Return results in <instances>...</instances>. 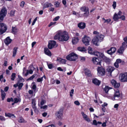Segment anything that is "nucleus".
Segmentation results:
<instances>
[{"instance_id": "1", "label": "nucleus", "mask_w": 127, "mask_h": 127, "mask_svg": "<svg viewBox=\"0 0 127 127\" xmlns=\"http://www.w3.org/2000/svg\"><path fill=\"white\" fill-rule=\"evenodd\" d=\"M69 37L68 33L65 31H59L54 36L55 40L58 39L60 41H66L68 39Z\"/></svg>"}, {"instance_id": "2", "label": "nucleus", "mask_w": 127, "mask_h": 127, "mask_svg": "<svg viewBox=\"0 0 127 127\" xmlns=\"http://www.w3.org/2000/svg\"><path fill=\"white\" fill-rule=\"evenodd\" d=\"M88 52L89 53L91 54H93L100 58H101L106 63H108L110 62V59L106 57L103 53L97 51L93 52L92 48L90 47H88Z\"/></svg>"}, {"instance_id": "3", "label": "nucleus", "mask_w": 127, "mask_h": 127, "mask_svg": "<svg viewBox=\"0 0 127 127\" xmlns=\"http://www.w3.org/2000/svg\"><path fill=\"white\" fill-rule=\"evenodd\" d=\"M104 37V36L102 34L96 35L93 38L92 41L96 45H98L99 42L102 41Z\"/></svg>"}, {"instance_id": "4", "label": "nucleus", "mask_w": 127, "mask_h": 127, "mask_svg": "<svg viewBox=\"0 0 127 127\" xmlns=\"http://www.w3.org/2000/svg\"><path fill=\"white\" fill-rule=\"evenodd\" d=\"M77 56L74 53H72L67 56L66 59L70 61H75L77 59Z\"/></svg>"}, {"instance_id": "5", "label": "nucleus", "mask_w": 127, "mask_h": 127, "mask_svg": "<svg viewBox=\"0 0 127 127\" xmlns=\"http://www.w3.org/2000/svg\"><path fill=\"white\" fill-rule=\"evenodd\" d=\"M7 13V10L6 8L3 7L1 10L0 12V22H2L4 17Z\"/></svg>"}, {"instance_id": "6", "label": "nucleus", "mask_w": 127, "mask_h": 127, "mask_svg": "<svg viewBox=\"0 0 127 127\" xmlns=\"http://www.w3.org/2000/svg\"><path fill=\"white\" fill-rule=\"evenodd\" d=\"M7 29L5 25L2 23H0V34H2L5 32Z\"/></svg>"}, {"instance_id": "7", "label": "nucleus", "mask_w": 127, "mask_h": 127, "mask_svg": "<svg viewBox=\"0 0 127 127\" xmlns=\"http://www.w3.org/2000/svg\"><path fill=\"white\" fill-rule=\"evenodd\" d=\"M90 40V38L86 35H85L82 39V42L86 46H88L89 45Z\"/></svg>"}, {"instance_id": "8", "label": "nucleus", "mask_w": 127, "mask_h": 127, "mask_svg": "<svg viewBox=\"0 0 127 127\" xmlns=\"http://www.w3.org/2000/svg\"><path fill=\"white\" fill-rule=\"evenodd\" d=\"M97 70L98 71V74L99 76H103L105 73L106 71L105 69L102 67H98Z\"/></svg>"}, {"instance_id": "9", "label": "nucleus", "mask_w": 127, "mask_h": 127, "mask_svg": "<svg viewBox=\"0 0 127 127\" xmlns=\"http://www.w3.org/2000/svg\"><path fill=\"white\" fill-rule=\"evenodd\" d=\"M63 111L61 109L57 112L55 114V115L57 117V118L61 120L63 119Z\"/></svg>"}, {"instance_id": "10", "label": "nucleus", "mask_w": 127, "mask_h": 127, "mask_svg": "<svg viewBox=\"0 0 127 127\" xmlns=\"http://www.w3.org/2000/svg\"><path fill=\"white\" fill-rule=\"evenodd\" d=\"M80 9L81 11L85 12L84 13L85 16H88L89 12V8L88 7L85 6L82 7Z\"/></svg>"}, {"instance_id": "11", "label": "nucleus", "mask_w": 127, "mask_h": 127, "mask_svg": "<svg viewBox=\"0 0 127 127\" xmlns=\"http://www.w3.org/2000/svg\"><path fill=\"white\" fill-rule=\"evenodd\" d=\"M122 12L121 11H119L118 14L115 13L113 17V19L114 21H117L120 18V16L122 15Z\"/></svg>"}, {"instance_id": "12", "label": "nucleus", "mask_w": 127, "mask_h": 127, "mask_svg": "<svg viewBox=\"0 0 127 127\" xmlns=\"http://www.w3.org/2000/svg\"><path fill=\"white\" fill-rule=\"evenodd\" d=\"M120 96V94L119 91L118 90L115 91L114 96L112 98V99L113 100H117Z\"/></svg>"}, {"instance_id": "13", "label": "nucleus", "mask_w": 127, "mask_h": 127, "mask_svg": "<svg viewBox=\"0 0 127 127\" xmlns=\"http://www.w3.org/2000/svg\"><path fill=\"white\" fill-rule=\"evenodd\" d=\"M56 44V42L55 41L51 40L49 41L48 46L50 49H51L54 48Z\"/></svg>"}, {"instance_id": "14", "label": "nucleus", "mask_w": 127, "mask_h": 127, "mask_svg": "<svg viewBox=\"0 0 127 127\" xmlns=\"http://www.w3.org/2000/svg\"><path fill=\"white\" fill-rule=\"evenodd\" d=\"M126 46V42H123L122 44V46L118 50V52L120 54H122L125 49Z\"/></svg>"}, {"instance_id": "15", "label": "nucleus", "mask_w": 127, "mask_h": 127, "mask_svg": "<svg viewBox=\"0 0 127 127\" xmlns=\"http://www.w3.org/2000/svg\"><path fill=\"white\" fill-rule=\"evenodd\" d=\"M92 61L94 64H99L100 65H101L98 59L97 58L94 57L92 58Z\"/></svg>"}, {"instance_id": "16", "label": "nucleus", "mask_w": 127, "mask_h": 127, "mask_svg": "<svg viewBox=\"0 0 127 127\" xmlns=\"http://www.w3.org/2000/svg\"><path fill=\"white\" fill-rule=\"evenodd\" d=\"M81 114L83 116V118L85 120L87 121L88 122H90V119L88 117V116L86 114H85L84 112H81Z\"/></svg>"}, {"instance_id": "17", "label": "nucleus", "mask_w": 127, "mask_h": 127, "mask_svg": "<svg viewBox=\"0 0 127 127\" xmlns=\"http://www.w3.org/2000/svg\"><path fill=\"white\" fill-rule=\"evenodd\" d=\"M121 80L123 82H127V73H124L122 75Z\"/></svg>"}, {"instance_id": "18", "label": "nucleus", "mask_w": 127, "mask_h": 127, "mask_svg": "<svg viewBox=\"0 0 127 127\" xmlns=\"http://www.w3.org/2000/svg\"><path fill=\"white\" fill-rule=\"evenodd\" d=\"M116 50V49L114 47H112L110 49L107 50V53L111 55L115 53Z\"/></svg>"}, {"instance_id": "19", "label": "nucleus", "mask_w": 127, "mask_h": 127, "mask_svg": "<svg viewBox=\"0 0 127 127\" xmlns=\"http://www.w3.org/2000/svg\"><path fill=\"white\" fill-rule=\"evenodd\" d=\"M93 83L96 86H99L101 83L100 81L96 78H94L92 80Z\"/></svg>"}, {"instance_id": "20", "label": "nucleus", "mask_w": 127, "mask_h": 127, "mask_svg": "<svg viewBox=\"0 0 127 127\" xmlns=\"http://www.w3.org/2000/svg\"><path fill=\"white\" fill-rule=\"evenodd\" d=\"M78 26L80 29H83L86 27V24L84 23L81 22L78 24Z\"/></svg>"}, {"instance_id": "21", "label": "nucleus", "mask_w": 127, "mask_h": 127, "mask_svg": "<svg viewBox=\"0 0 127 127\" xmlns=\"http://www.w3.org/2000/svg\"><path fill=\"white\" fill-rule=\"evenodd\" d=\"M12 41V40L10 37H8L4 40V43L5 44L7 45L10 43Z\"/></svg>"}, {"instance_id": "22", "label": "nucleus", "mask_w": 127, "mask_h": 127, "mask_svg": "<svg viewBox=\"0 0 127 127\" xmlns=\"http://www.w3.org/2000/svg\"><path fill=\"white\" fill-rule=\"evenodd\" d=\"M44 51L46 55L49 56H51V54L50 51L47 48H44Z\"/></svg>"}, {"instance_id": "23", "label": "nucleus", "mask_w": 127, "mask_h": 127, "mask_svg": "<svg viewBox=\"0 0 127 127\" xmlns=\"http://www.w3.org/2000/svg\"><path fill=\"white\" fill-rule=\"evenodd\" d=\"M57 60L58 61L60 64H65L66 63V60L64 59H62L61 58H58Z\"/></svg>"}, {"instance_id": "24", "label": "nucleus", "mask_w": 127, "mask_h": 127, "mask_svg": "<svg viewBox=\"0 0 127 127\" xmlns=\"http://www.w3.org/2000/svg\"><path fill=\"white\" fill-rule=\"evenodd\" d=\"M53 5L51 3L48 2L45 3L43 5V9L49 7H51Z\"/></svg>"}, {"instance_id": "25", "label": "nucleus", "mask_w": 127, "mask_h": 127, "mask_svg": "<svg viewBox=\"0 0 127 127\" xmlns=\"http://www.w3.org/2000/svg\"><path fill=\"white\" fill-rule=\"evenodd\" d=\"M114 70V68L111 66H109L107 69V71L110 73H111Z\"/></svg>"}, {"instance_id": "26", "label": "nucleus", "mask_w": 127, "mask_h": 127, "mask_svg": "<svg viewBox=\"0 0 127 127\" xmlns=\"http://www.w3.org/2000/svg\"><path fill=\"white\" fill-rule=\"evenodd\" d=\"M35 101L34 99H32V106L33 108L35 110H36V107L35 106Z\"/></svg>"}, {"instance_id": "27", "label": "nucleus", "mask_w": 127, "mask_h": 127, "mask_svg": "<svg viewBox=\"0 0 127 127\" xmlns=\"http://www.w3.org/2000/svg\"><path fill=\"white\" fill-rule=\"evenodd\" d=\"M1 92L2 100H3L5 97L6 94L2 90H1Z\"/></svg>"}, {"instance_id": "28", "label": "nucleus", "mask_w": 127, "mask_h": 127, "mask_svg": "<svg viewBox=\"0 0 127 127\" xmlns=\"http://www.w3.org/2000/svg\"><path fill=\"white\" fill-rule=\"evenodd\" d=\"M79 39L77 37H74L73 38L72 40V42L73 44H76L78 42Z\"/></svg>"}, {"instance_id": "29", "label": "nucleus", "mask_w": 127, "mask_h": 127, "mask_svg": "<svg viewBox=\"0 0 127 127\" xmlns=\"http://www.w3.org/2000/svg\"><path fill=\"white\" fill-rule=\"evenodd\" d=\"M18 122L20 123H23L26 122V121L22 117H20L19 118Z\"/></svg>"}, {"instance_id": "30", "label": "nucleus", "mask_w": 127, "mask_h": 127, "mask_svg": "<svg viewBox=\"0 0 127 127\" xmlns=\"http://www.w3.org/2000/svg\"><path fill=\"white\" fill-rule=\"evenodd\" d=\"M101 122L99 121L97 122L96 120H94L93 121L92 125L97 126L98 125H101Z\"/></svg>"}, {"instance_id": "31", "label": "nucleus", "mask_w": 127, "mask_h": 127, "mask_svg": "<svg viewBox=\"0 0 127 127\" xmlns=\"http://www.w3.org/2000/svg\"><path fill=\"white\" fill-rule=\"evenodd\" d=\"M18 31L16 27H12V32L13 34H16Z\"/></svg>"}, {"instance_id": "32", "label": "nucleus", "mask_w": 127, "mask_h": 127, "mask_svg": "<svg viewBox=\"0 0 127 127\" xmlns=\"http://www.w3.org/2000/svg\"><path fill=\"white\" fill-rule=\"evenodd\" d=\"M85 73L86 75L88 76H90L91 75L90 71L88 69H86L84 70Z\"/></svg>"}, {"instance_id": "33", "label": "nucleus", "mask_w": 127, "mask_h": 127, "mask_svg": "<svg viewBox=\"0 0 127 127\" xmlns=\"http://www.w3.org/2000/svg\"><path fill=\"white\" fill-rule=\"evenodd\" d=\"M18 48L17 47H15L13 49V57H15L17 52Z\"/></svg>"}, {"instance_id": "34", "label": "nucleus", "mask_w": 127, "mask_h": 127, "mask_svg": "<svg viewBox=\"0 0 127 127\" xmlns=\"http://www.w3.org/2000/svg\"><path fill=\"white\" fill-rule=\"evenodd\" d=\"M5 115L6 117H9L12 118H15V116L13 114H11L10 113L6 114L5 113Z\"/></svg>"}, {"instance_id": "35", "label": "nucleus", "mask_w": 127, "mask_h": 127, "mask_svg": "<svg viewBox=\"0 0 127 127\" xmlns=\"http://www.w3.org/2000/svg\"><path fill=\"white\" fill-rule=\"evenodd\" d=\"M43 78L45 79H46V77L44 75L41 78H38L37 80V81L38 82H42L43 80Z\"/></svg>"}, {"instance_id": "36", "label": "nucleus", "mask_w": 127, "mask_h": 127, "mask_svg": "<svg viewBox=\"0 0 127 127\" xmlns=\"http://www.w3.org/2000/svg\"><path fill=\"white\" fill-rule=\"evenodd\" d=\"M112 88L109 87L108 86H106L104 89V90L106 93H107L110 89H111Z\"/></svg>"}, {"instance_id": "37", "label": "nucleus", "mask_w": 127, "mask_h": 127, "mask_svg": "<svg viewBox=\"0 0 127 127\" xmlns=\"http://www.w3.org/2000/svg\"><path fill=\"white\" fill-rule=\"evenodd\" d=\"M11 77V80L14 81L16 77V74L14 73H12Z\"/></svg>"}, {"instance_id": "38", "label": "nucleus", "mask_w": 127, "mask_h": 127, "mask_svg": "<svg viewBox=\"0 0 127 127\" xmlns=\"http://www.w3.org/2000/svg\"><path fill=\"white\" fill-rule=\"evenodd\" d=\"M78 50L81 51H86L84 47H79L77 48Z\"/></svg>"}, {"instance_id": "39", "label": "nucleus", "mask_w": 127, "mask_h": 127, "mask_svg": "<svg viewBox=\"0 0 127 127\" xmlns=\"http://www.w3.org/2000/svg\"><path fill=\"white\" fill-rule=\"evenodd\" d=\"M32 89L34 91L35 93H36L37 91V90L36 89V86L34 84L32 86Z\"/></svg>"}, {"instance_id": "40", "label": "nucleus", "mask_w": 127, "mask_h": 127, "mask_svg": "<svg viewBox=\"0 0 127 127\" xmlns=\"http://www.w3.org/2000/svg\"><path fill=\"white\" fill-rule=\"evenodd\" d=\"M13 100H14L13 102L15 103H17L19 101L20 102L21 101L20 99L17 98H15Z\"/></svg>"}, {"instance_id": "41", "label": "nucleus", "mask_w": 127, "mask_h": 127, "mask_svg": "<svg viewBox=\"0 0 127 127\" xmlns=\"http://www.w3.org/2000/svg\"><path fill=\"white\" fill-rule=\"evenodd\" d=\"M102 19L104 20V23H107L108 24V23L109 22L111 21V20L110 19H109L106 20H105L104 18H102Z\"/></svg>"}, {"instance_id": "42", "label": "nucleus", "mask_w": 127, "mask_h": 127, "mask_svg": "<svg viewBox=\"0 0 127 127\" xmlns=\"http://www.w3.org/2000/svg\"><path fill=\"white\" fill-rule=\"evenodd\" d=\"M36 75V74H34L31 76L28 79V80H31L33 79L35 77Z\"/></svg>"}, {"instance_id": "43", "label": "nucleus", "mask_w": 127, "mask_h": 127, "mask_svg": "<svg viewBox=\"0 0 127 127\" xmlns=\"http://www.w3.org/2000/svg\"><path fill=\"white\" fill-rule=\"evenodd\" d=\"M60 3L58 1H56L54 3V5L55 7H58L59 6Z\"/></svg>"}, {"instance_id": "44", "label": "nucleus", "mask_w": 127, "mask_h": 127, "mask_svg": "<svg viewBox=\"0 0 127 127\" xmlns=\"http://www.w3.org/2000/svg\"><path fill=\"white\" fill-rule=\"evenodd\" d=\"M120 86V84L119 83H117V82L115 83L114 86L115 88H118Z\"/></svg>"}, {"instance_id": "45", "label": "nucleus", "mask_w": 127, "mask_h": 127, "mask_svg": "<svg viewBox=\"0 0 127 127\" xmlns=\"http://www.w3.org/2000/svg\"><path fill=\"white\" fill-rule=\"evenodd\" d=\"M47 65L48 68L50 69H51L53 67V65L51 64L47 63Z\"/></svg>"}, {"instance_id": "46", "label": "nucleus", "mask_w": 127, "mask_h": 127, "mask_svg": "<svg viewBox=\"0 0 127 127\" xmlns=\"http://www.w3.org/2000/svg\"><path fill=\"white\" fill-rule=\"evenodd\" d=\"M15 13V11L14 10L11 11L9 13L10 15L11 16H13L14 15V14Z\"/></svg>"}, {"instance_id": "47", "label": "nucleus", "mask_w": 127, "mask_h": 127, "mask_svg": "<svg viewBox=\"0 0 127 127\" xmlns=\"http://www.w3.org/2000/svg\"><path fill=\"white\" fill-rule=\"evenodd\" d=\"M74 92L73 89H72L70 92V95L72 97L73 95Z\"/></svg>"}, {"instance_id": "48", "label": "nucleus", "mask_w": 127, "mask_h": 127, "mask_svg": "<svg viewBox=\"0 0 127 127\" xmlns=\"http://www.w3.org/2000/svg\"><path fill=\"white\" fill-rule=\"evenodd\" d=\"M116 2L114 1L113 2V3L112 6L114 9H115L116 7Z\"/></svg>"}, {"instance_id": "49", "label": "nucleus", "mask_w": 127, "mask_h": 127, "mask_svg": "<svg viewBox=\"0 0 127 127\" xmlns=\"http://www.w3.org/2000/svg\"><path fill=\"white\" fill-rule=\"evenodd\" d=\"M23 85V84L22 83H20L19 84V85H18V88L19 90H20Z\"/></svg>"}, {"instance_id": "50", "label": "nucleus", "mask_w": 127, "mask_h": 127, "mask_svg": "<svg viewBox=\"0 0 127 127\" xmlns=\"http://www.w3.org/2000/svg\"><path fill=\"white\" fill-rule=\"evenodd\" d=\"M25 2L24 1H22L20 4V6L21 7L23 8L25 4Z\"/></svg>"}, {"instance_id": "51", "label": "nucleus", "mask_w": 127, "mask_h": 127, "mask_svg": "<svg viewBox=\"0 0 127 127\" xmlns=\"http://www.w3.org/2000/svg\"><path fill=\"white\" fill-rule=\"evenodd\" d=\"M7 101L8 102H9L11 101L13 102L14 100L13 98H8L7 99Z\"/></svg>"}, {"instance_id": "52", "label": "nucleus", "mask_w": 127, "mask_h": 127, "mask_svg": "<svg viewBox=\"0 0 127 127\" xmlns=\"http://www.w3.org/2000/svg\"><path fill=\"white\" fill-rule=\"evenodd\" d=\"M116 82L114 80H112L111 81V82L113 86H114Z\"/></svg>"}, {"instance_id": "53", "label": "nucleus", "mask_w": 127, "mask_h": 127, "mask_svg": "<svg viewBox=\"0 0 127 127\" xmlns=\"http://www.w3.org/2000/svg\"><path fill=\"white\" fill-rule=\"evenodd\" d=\"M74 103L75 105L78 106L80 104L79 102L77 100L75 101L74 102Z\"/></svg>"}, {"instance_id": "54", "label": "nucleus", "mask_w": 127, "mask_h": 127, "mask_svg": "<svg viewBox=\"0 0 127 127\" xmlns=\"http://www.w3.org/2000/svg\"><path fill=\"white\" fill-rule=\"evenodd\" d=\"M56 23V22H51L50 23V24L49 25L48 27H50L52 25H55V24Z\"/></svg>"}, {"instance_id": "55", "label": "nucleus", "mask_w": 127, "mask_h": 127, "mask_svg": "<svg viewBox=\"0 0 127 127\" xmlns=\"http://www.w3.org/2000/svg\"><path fill=\"white\" fill-rule=\"evenodd\" d=\"M0 120L1 121H4L5 120V119L3 116L0 115Z\"/></svg>"}, {"instance_id": "56", "label": "nucleus", "mask_w": 127, "mask_h": 127, "mask_svg": "<svg viewBox=\"0 0 127 127\" xmlns=\"http://www.w3.org/2000/svg\"><path fill=\"white\" fill-rule=\"evenodd\" d=\"M119 64L116 62L114 64V65L116 68H118L119 67Z\"/></svg>"}, {"instance_id": "57", "label": "nucleus", "mask_w": 127, "mask_h": 127, "mask_svg": "<svg viewBox=\"0 0 127 127\" xmlns=\"http://www.w3.org/2000/svg\"><path fill=\"white\" fill-rule=\"evenodd\" d=\"M37 20V17H36L34 19V20H33L32 23V26H33V25L35 23V22H36V21Z\"/></svg>"}, {"instance_id": "58", "label": "nucleus", "mask_w": 127, "mask_h": 127, "mask_svg": "<svg viewBox=\"0 0 127 127\" xmlns=\"http://www.w3.org/2000/svg\"><path fill=\"white\" fill-rule=\"evenodd\" d=\"M121 20H125V17L124 15H122L120 16V18Z\"/></svg>"}, {"instance_id": "59", "label": "nucleus", "mask_w": 127, "mask_h": 127, "mask_svg": "<svg viewBox=\"0 0 127 127\" xmlns=\"http://www.w3.org/2000/svg\"><path fill=\"white\" fill-rule=\"evenodd\" d=\"M59 18H60L59 16H57L54 19L53 21H57L59 19Z\"/></svg>"}, {"instance_id": "60", "label": "nucleus", "mask_w": 127, "mask_h": 127, "mask_svg": "<svg viewBox=\"0 0 127 127\" xmlns=\"http://www.w3.org/2000/svg\"><path fill=\"white\" fill-rule=\"evenodd\" d=\"M122 60L120 59H118L116 60V62H117L118 64L121 63Z\"/></svg>"}, {"instance_id": "61", "label": "nucleus", "mask_w": 127, "mask_h": 127, "mask_svg": "<svg viewBox=\"0 0 127 127\" xmlns=\"http://www.w3.org/2000/svg\"><path fill=\"white\" fill-rule=\"evenodd\" d=\"M47 105H45L43 106H41L40 107V108L45 109L47 108Z\"/></svg>"}, {"instance_id": "62", "label": "nucleus", "mask_w": 127, "mask_h": 127, "mask_svg": "<svg viewBox=\"0 0 127 127\" xmlns=\"http://www.w3.org/2000/svg\"><path fill=\"white\" fill-rule=\"evenodd\" d=\"M108 104L106 102H104L103 104L102 105V107H104L105 106H106Z\"/></svg>"}, {"instance_id": "63", "label": "nucleus", "mask_w": 127, "mask_h": 127, "mask_svg": "<svg viewBox=\"0 0 127 127\" xmlns=\"http://www.w3.org/2000/svg\"><path fill=\"white\" fill-rule=\"evenodd\" d=\"M93 33L94 34H96V35L100 34H99V33H98V32H97L96 31H94L93 32Z\"/></svg>"}, {"instance_id": "64", "label": "nucleus", "mask_w": 127, "mask_h": 127, "mask_svg": "<svg viewBox=\"0 0 127 127\" xmlns=\"http://www.w3.org/2000/svg\"><path fill=\"white\" fill-rule=\"evenodd\" d=\"M102 126L103 127H105L106 126V122L103 123L102 124Z\"/></svg>"}]
</instances>
